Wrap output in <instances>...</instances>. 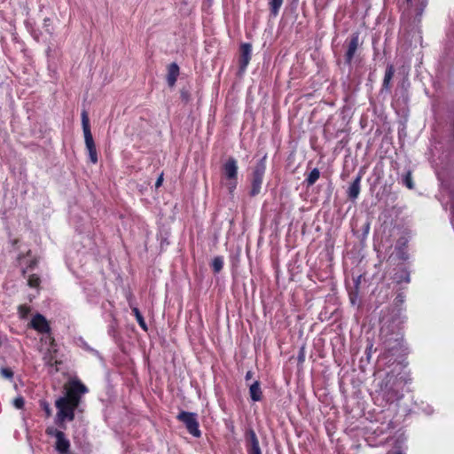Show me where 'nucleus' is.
Instances as JSON below:
<instances>
[{"instance_id": "nucleus-1", "label": "nucleus", "mask_w": 454, "mask_h": 454, "mask_svg": "<svg viewBox=\"0 0 454 454\" xmlns=\"http://www.w3.org/2000/svg\"><path fill=\"white\" fill-rule=\"evenodd\" d=\"M66 396L60 397L56 401L58 409L56 420L62 424L66 419L72 421L74 418V410L80 403L81 395L85 394L88 389L79 380H73L66 387Z\"/></svg>"}, {"instance_id": "nucleus-2", "label": "nucleus", "mask_w": 454, "mask_h": 454, "mask_svg": "<svg viewBox=\"0 0 454 454\" xmlns=\"http://www.w3.org/2000/svg\"><path fill=\"white\" fill-rule=\"evenodd\" d=\"M238 162L234 158H229L223 165V177L224 185L231 193L238 184Z\"/></svg>"}, {"instance_id": "nucleus-3", "label": "nucleus", "mask_w": 454, "mask_h": 454, "mask_svg": "<svg viewBox=\"0 0 454 454\" xmlns=\"http://www.w3.org/2000/svg\"><path fill=\"white\" fill-rule=\"evenodd\" d=\"M82 125L84 135L85 145L89 153L90 160L92 163L98 162V154L93 137L90 131V120L86 111L82 113Z\"/></svg>"}, {"instance_id": "nucleus-4", "label": "nucleus", "mask_w": 454, "mask_h": 454, "mask_svg": "<svg viewBox=\"0 0 454 454\" xmlns=\"http://www.w3.org/2000/svg\"><path fill=\"white\" fill-rule=\"evenodd\" d=\"M266 164H265V157L261 159L259 162L256 164L252 176L251 180V190L250 195L256 196L261 192L262 178L265 173Z\"/></svg>"}, {"instance_id": "nucleus-5", "label": "nucleus", "mask_w": 454, "mask_h": 454, "mask_svg": "<svg viewBox=\"0 0 454 454\" xmlns=\"http://www.w3.org/2000/svg\"><path fill=\"white\" fill-rule=\"evenodd\" d=\"M177 419L185 425L191 434L195 437L200 436L201 433L199 429V423L195 413L182 411L177 415Z\"/></svg>"}, {"instance_id": "nucleus-6", "label": "nucleus", "mask_w": 454, "mask_h": 454, "mask_svg": "<svg viewBox=\"0 0 454 454\" xmlns=\"http://www.w3.org/2000/svg\"><path fill=\"white\" fill-rule=\"evenodd\" d=\"M30 326L40 333H47L51 327L47 319L42 314H36L30 322Z\"/></svg>"}, {"instance_id": "nucleus-7", "label": "nucleus", "mask_w": 454, "mask_h": 454, "mask_svg": "<svg viewBox=\"0 0 454 454\" xmlns=\"http://www.w3.org/2000/svg\"><path fill=\"white\" fill-rule=\"evenodd\" d=\"M247 446L249 454H262L257 436L254 430L247 433Z\"/></svg>"}, {"instance_id": "nucleus-8", "label": "nucleus", "mask_w": 454, "mask_h": 454, "mask_svg": "<svg viewBox=\"0 0 454 454\" xmlns=\"http://www.w3.org/2000/svg\"><path fill=\"white\" fill-rule=\"evenodd\" d=\"M70 448V442L65 434H59L56 438L55 450L59 454H67Z\"/></svg>"}, {"instance_id": "nucleus-9", "label": "nucleus", "mask_w": 454, "mask_h": 454, "mask_svg": "<svg viewBox=\"0 0 454 454\" xmlns=\"http://www.w3.org/2000/svg\"><path fill=\"white\" fill-rule=\"evenodd\" d=\"M251 59V45L244 43L241 46L240 68L244 70L248 65Z\"/></svg>"}, {"instance_id": "nucleus-10", "label": "nucleus", "mask_w": 454, "mask_h": 454, "mask_svg": "<svg viewBox=\"0 0 454 454\" xmlns=\"http://www.w3.org/2000/svg\"><path fill=\"white\" fill-rule=\"evenodd\" d=\"M179 74V67L176 63H172L168 67V73L167 76L168 83L170 87H173L176 82Z\"/></svg>"}, {"instance_id": "nucleus-11", "label": "nucleus", "mask_w": 454, "mask_h": 454, "mask_svg": "<svg viewBox=\"0 0 454 454\" xmlns=\"http://www.w3.org/2000/svg\"><path fill=\"white\" fill-rule=\"evenodd\" d=\"M249 394H250L251 399L254 402H258L262 399V392L259 381L255 380L253 384L250 385Z\"/></svg>"}, {"instance_id": "nucleus-12", "label": "nucleus", "mask_w": 454, "mask_h": 454, "mask_svg": "<svg viewBox=\"0 0 454 454\" xmlns=\"http://www.w3.org/2000/svg\"><path fill=\"white\" fill-rule=\"evenodd\" d=\"M358 47V35H354L349 42L348 49L346 53V59L348 62H350L356 51Z\"/></svg>"}, {"instance_id": "nucleus-13", "label": "nucleus", "mask_w": 454, "mask_h": 454, "mask_svg": "<svg viewBox=\"0 0 454 454\" xmlns=\"http://www.w3.org/2000/svg\"><path fill=\"white\" fill-rule=\"evenodd\" d=\"M360 181H361V176H357L348 188V197L352 200L356 199L359 195Z\"/></svg>"}, {"instance_id": "nucleus-14", "label": "nucleus", "mask_w": 454, "mask_h": 454, "mask_svg": "<svg viewBox=\"0 0 454 454\" xmlns=\"http://www.w3.org/2000/svg\"><path fill=\"white\" fill-rule=\"evenodd\" d=\"M394 73H395L394 67L392 65L388 66L387 67V70H386V73H385V76H384V80H383V86L385 88H388L390 81H391V79L394 76Z\"/></svg>"}, {"instance_id": "nucleus-15", "label": "nucleus", "mask_w": 454, "mask_h": 454, "mask_svg": "<svg viewBox=\"0 0 454 454\" xmlns=\"http://www.w3.org/2000/svg\"><path fill=\"white\" fill-rule=\"evenodd\" d=\"M319 176H320L319 170L317 168L312 169L310 171V173L309 174L308 177L306 178V182H307L308 185H313L317 181Z\"/></svg>"}, {"instance_id": "nucleus-16", "label": "nucleus", "mask_w": 454, "mask_h": 454, "mask_svg": "<svg viewBox=\"0 0 454 454\" xmlns=\"http://www.w3.org/2000/svg\"><path fill=\"white\" fill-rule=\"evenodd\" d=\"M283 2H284V0H269L270 11L273 13V15L276 16L278 13Z\"/></svg>"}, {"instance_id": "nucleus-17", "label": "nucleus", "mask_w": 454, "mask_h": 454, "mask_svg": "<svg viewBox=\"0 0 454 454\" xmlns=\"http://www.w3.org/2000/svg\"><path fill=\"white\" fill-rule=\"evenodd\" d=\"M223 261L222 257H215L212 262V267L215 272H219L223 269Z\"/></svg>"}, {"instance_id": "nucleus-18", "label": "nucleus", "mask_w": 454, "mask_h": 454, "mask_svg": "<svg viewBox=\"0 0 454 454\" xmlns=\"http://www.w3.org/2000/svg\"><path fill=\"white\" fill-rule=\"evenodd\" d=\"M132 310H133V312H134V314H135V316H136V318H137V322H138L139 325H140L143 329L146 330V325H145V320H144V317H142V315H141V313L139 312L138 309H137V308H134Z\"/></svg>"}, {"instance_id": "nucleus-19", "label": "nucleus", "mask_w": 454, "mask_h": 454, "mask_svg": "<svg viewBox=\"0 0 454 454\" xmlns=\"http://www.w3.org/2000/svg\"><path fill=\"white\" fill-rule=\"evenodd\" d=\"M403 183L409 189H413L414 184L412 181L411 172L408 171L403 177Z\"/></svg>"}, {"instance_id": "nucleus-20", "label": "nucleus", "mask_w": 454, "mask_h": 454, "mask_svg": "<svg viewBox=\"0 0 454 454\" xmlns=\"http://www.w3.org/2000/svg\"><path fill=\"white\" fill-rule=\"evenodd\" d=\"M40 284V278L36 275H31L28 278V286L31 287H37Z\"/></svg>"}, {"instance_id": "nucleus-21", "label": "nucleus", "mask_w": 454, "mask_h": 454, "mask_svg": "<svg viewBox=\"0 0 454 454\" xmlns=\"http://www.w3.org/2000/svg\"><path fill=\"white\" fill-rule=\"evenodd\" d=\"M19 314L20 317L24 318L30 312V308L26 305H20L18 308Z\"/></svg>"}, {"instance_id": "nucleus-22", "label": "nucleus", "mask_w": 454, "mask_h": 454, "mask_svg": "<svg viewBox=\"0 0 454 454\" xmlns=\"http://www.w3.org/2000/svg\"><path fill=\"white\" fill-rule=\"evenodd\" d=\"M0 374L5 379H12L13 377V372L10 368H2Z\"/></svg>"}, {"instance_id": "nucleus-23", "label": "nucleus", "mask_w": 454, "mask_h": 454, "mask_svg": "<svg viewBox=\"0 0 454 454\" xmlns=\"http://www.w3.org/2000/svg\"><path fill=\"white\" fill-rule=\"evenodd\" d=\"M46 434L51 436L58 437L59 434H64L62 431H59L52 427H50L46 429Z\"/></svg>"}, {"instance_id": "nucleus-24", "label": "nucleus", "mask_w": 454, "mask_h": 454, "mask_svg": "<svg viewBox=\"0 0 454 454\" xmlns=\"http://www.w3.org/2000/svg\"><path fill=\"white\" fill-rule=\"evenodd\" d=\"M13 405L17 409H21L24 406V399L21 396L16 397L13 400Z\"/></svg>"}, {"instance_id": "nucleus-25", "label": "nucleus", "mask_w": 454, "mask_h": 454, "mask_svg": "<svg viewBox=\"0 0 454 454\" xmlns=\"http://www.w3.org/2000/svg\"><path fill=\"white\" fill-rule=\"evenodd\" d=\"M43 409L45 411V413H46L47 417H50L51 415V410L49 404L48 403H43Z\"/></svg>"}, {"instance_id": "nucleus-26", "label": "nucleus", "mask_w": 454, "mask_h": 454, "mask_svg": "<svg viewBox=\"0 0 454 454\" xmlns=\"http://www.w3.org/2000/svg\"><path fill=\"white\" fill-rule=\"evenodd\" d=\"M162 182H163V174H160L155 183L156 188H159L162 184Z\"/></svg>"}, {"instance_id": "nucleus-27", "label": "nucleus", "mask_w": 454, "mask_h": 454, "mask_svg": "<svg viewBox=\"0 0 454 454\" xmlns=\"http://www.w3.org/2000/svg\"><path fill=\"white\" fill-rule=\"evenodd\" d=\"M253 377V372L251 371H248L246 374V380H248L250 379H252Z\"/></svg>"}, {"instance_id": "nucleus-28", "label": "nucleus", "mask_w": 454, "mask_h": 454, "mask_svg": "<svg viewBox=\"0 0 454 454\" xmlns=\"http://www.w3.org/2000/svg\"><path fill=\"white\" fill-rule=\"evenodd\" d=\"M396 454H402L401 452H397Z\"/></svg>"}]
</instances>
